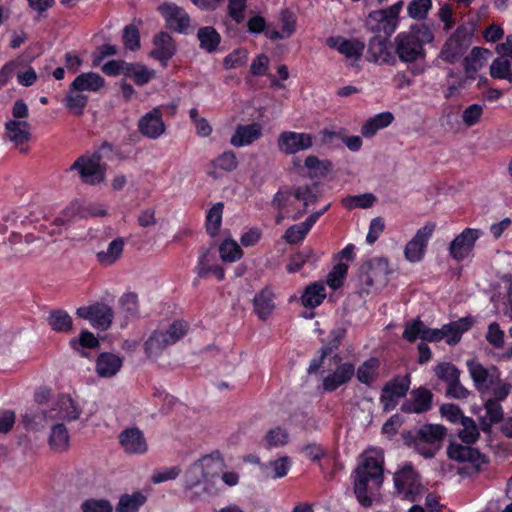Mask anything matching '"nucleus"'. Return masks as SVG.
Listing matches in <instances>:
<instances>
[{"instance_id": "6", "label": "nucleus", "mask_w": 512, "mask_h": 512, "mask_svg": "<svg viewBox=\"0 0 512 512\" xmlns=\"http://www.w3.org/2000/svg\"><path fill=\"white\" fill-rule=\"evenodd\" d=\"M346 330L343 328H336L331 331L329 335V340L325 343L320 349V356L318 358H314L309 365L308 373L313 374L322 369V373L325 370L331 371L332 364H337L341 362V359L334 352L338 349V346L345 338Z\"/></svg>"}, {"instance_id": "39", "label": "nucleus", "mask_w": 512, "mask_h": 512, "mask_svg": "<svg viewBox=\"0 0 512 512\" xmlns=\"http://www.w3.org/2000/svg\"><path fill=\"white\" fill-rule=\"evenodd\" d=\"M48 324L56 332H69L72 329V318L64 310H53L48 317Z\"/></svg>"}, {"instance_id": "17", "label": "nucleus", "mask_w": 512, "mask_h": 512, "mask_svg": "<svg viewBox=\"0 0 512 512\" xmlns=\"http://www.w3.org/2000/svg\"><path fill=\"white\" fill-rule=\"evenodd\" d=\"M279 148L286 154H294L312 146V136L308 133L283 132L278 140Z\"/></svg>"}, {"instance_id": "31", "label": "nucleus", "mask_w": 512, "mask_h": 512, "mask_svg": "<svg viewBox=\"0 0 512 512\" xmlns=\"http://www.w3.org/2000/svg\"><path fill=\"white\" fill-rule=\"evenodd\" d=\"M104 85V78L97 73L87 72L78 75L71 84V91L96 92Z\"/></svg>"}, {"instance_id": "35", "label": "nucleus", "mask_w": 512, "mask_h": 512, "mask_svg": "<svg viewBox=\"0 0 512 512\" xmlns=\"http://www.w3.org/2000/svg\"><path fill=\"white\" fill-rule=\"evenodd\" d=\"M124 240L121 237L114 239L109 243L106 250L97 253L98 262L104 266L114 264L122 255Z\"/></svg>"}, {"instance_id": "3", "label": "nucleus", "mask_w": 512, "mask_h": 512, "mask_svg": "<svg viewBox=\"0 0 512 512\" xmlns=\"http://www.w3.org/2000/svg\"><path fill=\"white\" fill-rule=\"evenodd\" d=\"M434 40L432 29L424 24H415L408 31L394 38L395 53L404 63L415 62L425 56L424 45Z\"/></svg>"}, {"instance_id": "46", "label": "nucleus", "mask_w": 512, "mask_h": 512, "mask_svg": "<svg viewBox=\"0 0 512 512\" xmlns=\"http://www.w3.org/2000/svg\"><path fill=\"white\" fill-rule=\"evenodd\" d=\"M490 75L496 79H505L512 82L510 61L503 56L494 59L490 66Z\"/></svg>"}, {"instance_id": "50", "label": "nucleus", "mask_w": 512, "mask_h": 512, "mask_svg": "<svg viewBox=\"0 0 512 512\" xmlns=\"http://www.w3.org/2000/svg\"><path fill=\"white\" fill-rule=\"evenodd\" d=\"M349 266L346 263H336L327 276V284L336 290L342 286L343 281L348 273Z\"/></svg>"}, {"instance_id": "49", "label": "nucleus", "mask_w": 512, "mask_h": 512, "mask_svg": "<svg viewBox=\"0 0 512 512\" xmlns=\"http://www.w3.org/2000/svg\"><path fill=\"white\" fill-rule=\"evenodd\" d=\"M219 252L224 262H234L242 256V250L234 240H225L220 245Z\"/></svg>"}, {"instance_id": "57", "label": "nucleus", "mask_w": 512, "mask_h": 512, "mask_svg": "<svg viewBox=\"0 0 512 512\" xmlns=\"http://www.w3.org/2000/svg\"><path fill=\"white\" fill-rule=\"evenodd\" d=\"M385 230V220L378 216L370 221L368 233L366 235V243L373 245Z\"/></svg>"}, {"instance_id": "9", "label": "nucleus", "mask_w": 512, "mask_h": 512, "mask_svg": "<svg viewBox=\"0 0 512 512\" xmlns=\"http://www.w3.org/2000/svg\"><path fill=\"white\" fill-rule=\"evenodd\" d=\"M445 435V430L440 425H425L421 427L412 442L413 448L425 458H431L440 448V441Z\"/></svg>"}, {"instance_id": "58", "label": "nucleus", "mask_w": 512, "mask_h": 512, "mask_svg": "<svg viewBox=\"0 0 512 512\" xmlns=\"http://www.w3.org/2000/svg\"><path fill=\"white\" fill-rule=\"evenodd\" d=\"M82 512H112V504L105 499H88L81 505Z\"/></svg>"}, {"instance_id": "22", "label": "nucleus", "mask_w": 512, "mask_h": 512, "mask_svg": "<svg viewBox=\"0 0 512 512\" xmlns=\"http://www.w3.org/2000/svg\"><path fill=\"white\" fill-rule=\"evenodd\" d=\"M120 443L127 453H144L147 450V443L143 433L138 428L124 430L120 436Z\"/></svg>"}, {"instance_id": "41", "label": "nucleus", "mask_w": 512, "mask_h": 512, "mask_svg": "<svg viewBox=\"0 0 512 512\" xmlns=\"http://www.w3.org/2000/svg\"><path fill=\"white\" fill-rule=\"evenodd\" d=\"M379 368V360L370 358L359 366L357 370V378L361 383L370 385L377 377Z\"/></svg>"}, {"instance_id": "34", "label": "nucleus", "mask_w": 512, "mask_h": 512, "mask_svg": "<svg viewBox=\"0 0 512 512\" xmlns=\"http://www.w3.org/2000/svg\"><path fill=\"white\" fill-rule=\"evenodd\" d=\"M48 442L52 450L56 452L65 451L69 446V433L66 426L62 423L53 424Z\"/></svg>"}, {"instance_id": "55", "label": "nucleus", "mask_w": 512, "mask_h": 512, "mask_svg": "<svg viewBox=\"0 0 512 512\" xmlns=\"http://www.w3.org/2000/svg\"><path fill=\"white\" fill-rule=\"evenodd\" d=\"M485 419L483 425L489 426L491 423L499 422L503 417V410L500 403L496 400L489 399L485 403Z\"/></svg>"}, {"instance_id": "4", "label": "nucleus", "mask_w": 512, "mask_h": 512, "mask_svg": "<svg viewBox=\"0 0 512 512\" xmlns=\"http://www.w3.org/2000/svg\"><path fill=\"white\" fill-rule=\"evenodd\" d=\"M189 325L184 321L173 322L167 331L155 330L144 343L148 358L158 357L162 351L179 341L188 331Z\"/></svg>"}, {"instance_id": "10", "label": "nucleus", "mask_w": 512, "mask_h": 512, "mask_svg": "<svg viewBox=\"0 0 512 512\" xmlns=\"http://www.w3.org/2000/svg\"><path fill=\"white\" fill-rule=\"evenodd\" d=\"M467 368L475 388L481 394H488L500 377V372L495 366L484 367L474 359L467 361Z\"/></svg>"}, {"instance_id": "59", "label": "nucleus", "mask_w": 512, "mask_h": 512, "mask_svg": "<svg viewBox=\"0 0 512 512\" xmlns=\"http://www.w3.org/2000/svg\"><path fill=\"white\" fill-rule=\"evenodd\" d=\"M435 374L447 384L452 381H456L460 376L459 370L450 363H441L437 365L435 367Z\"/></svg>"}, {"instance_id": "2", "label": "nucleus", "mask_w": 512, "mask_h": 512, "mask_svg": "<svg viewBox=\"0 0 512 512\" xmlns=\"http://www.w3.org/2000/svg\"><path fill=\"white\" fill-rule=\"evenodd\" d=\"M224 469L220 458L204 456L194 462L185 474V488L193 492V496L213 495L217 492L216 483Z\"/></svg>"}, {"instance_id": "8", "label": "nucleus", "mask_w": 512, "mask_h": 512, "mask_svg": "<svg viewBox=\"0 0 512 512\" xmlns=\"http://www.w3.org/2000/svg\"><path fill=\"white\" fill-rule=\"evenodd\" d=\"M435 229V223L427 222L416 231L403 249L404 258L407 262L419 263L424 259L429 241Z\"/></svg>"}, {"instance_id": "37", "label": "nucleus", "mask_w": 512, "mask_h": 512, "mask_svg": "<svg viewBox=\"0 0 512 512\" xmlns=\"http://www.w3.org/2000/svg\"><path fill=\"white\" fill-rule=\"evenodd\" d=\"M197 38L200 42V47L209 53L215 52L221 42L220 34L211 26L200 28Z\"/></svg>"}, {"instance_id": "30", "label": "nucleus", "mask_w": 512, "mask_h": 512, "mask_svg": "<svg viewBox=\"0 0 512 512\" xmlns=\"http://www.w3.org/2000/svg\"><path fill=\"white\" fill-rule=\"evenodd\" d=\"M122 367V359L112 353H102L96 362V371L100 377L109 378L117 374Z\"/></svg>"}, {"instance_id": "54", "label": "nucleus", "mask_w": 512, "mask_h": 512, "mask_svg": "<svg viewBox=\"0 0 512 512\" xmlns=\"http://www.w3.org/2000/svg\"><path fill=\"white\" fill-rule=\"evenodd\" d=\"M288 438L289 434L285 429L281 427H275L267 432L265 441L269 448L281 447L288 443Z\"/></svg>"}, {"instance_id": "16", "label": "nucleus", "mask_w": 512, "mask_h": 512, "mask_svg": "<svg viewBox=\"0 0 512 512\" xmlns=\"http://www.w3.org/2000/svg\"><path fill=\"white\" fill-rule=\"evenodd\" d=\"M468 46L469 41L466 39L464 32L458 29L444 43L440 57L448 63H453L465 53Z\"/></svg>"}, {"instance_id": "27", "label": "nucleus", "mask_w": 512, "mask_h": 512, "mask_svg": "<svg viewBox=\"0 0 512 512\" xmlns=\"http://www.w3.org/2000/svg\"><path fill=\"white\" fill-rule=\"evenodd\" d=\"M262 135V128L258 123L239 125L231 137L230 143L235 147L249 145Z\"/></svg>"}, {"instance_id": "29", "label": "nucleus", "mask_w": 512, "mask_h": 512, "mask_svg": "<svg viewBox=\"0 0 512 512\" xmlns=\"http://www.w3.org/2000/svg\"><path fill=\"white\" fill-rule=\"evenodd\" d=\"M432 394L426 389H418L411 395V399L403 404V411L408 413H422L430 409Z\"/></svg>"}, {"instance_id": "40", "label": "nucleus", "mask_w": 512, "mask_h": 512, "mask_svg": "<svg viewBox=\"0 0 512 512\" xmlns=\"http://www.w3.org/2000/svg\"><path fill=\"white\" fill-rule=\"evenodd\" d=\"M146 498L141 493L136 492L132 495H122L116 506L117 512H137L140 506L145 502Z\"/></svg>"}, {"instance_id": "28", "label": "nucleus", "mask_w": 512, "mask_h": 512, "mask_svg": "<svg viewBox=\"0 0 512 512\" xmlns=\"http://www.w3.org/2000/svg\"><path fill=\"white\" fill-rule=\"evenodd\" d=\"M274 294L269 287H265L253 299L254 312L261 320L270 317L275 309Z\"/></svg>"}, {"instance_id": "51", "label": "nucleus", "mask_w": 512, "mask_h": 512, "mask_svg": "<svg viewBox=\"0 0 512 512\" xmlns=\"http://www.w3.org/2000/svg\"><path fill=\"white\" fill-rule=\"evenodd\" d=\"M462 429L459 431V437L465 444L474 443L479 437L478 428L473 419L467 417L462 420Z\"/></svg>"}, {"instance_id": "1", "label": "nucleus", "mask_w": 512, "mask_h": 512, "mask_svg": "<svg viewBox=\"0 0 512 512\" xmlns=\"http://www.w3.org/2000/svg\"><path fill=\"white\" fill-rule=\"evenodd\" d=\"M384 456L381 449L369 448L358 458L354 494L364 507L380 501V487L383 483Z\"/></svg>"}, {"instance_id": "26", "label": "nucleus", "mask_w": 512, "mask_h": 512, "mask_svg": "<svg viewBox=\"0 0 512 512\" xmlns=\"http://www.w3.org/2000/svg\"><path fill=\"white\" fill-rule=\"evenodd\" d=\"M334 365L336 368L333 373L323 378V388L325 391L331 392L336 390L340 385L349 381L352 377V364H340V362H338Z\"/></svg>"}, {"instance_id": "63", "label": "nucleus", "mask_w": 512, "mask_h": 512, "mask_svg": "<svg viewBox=\"0 0 512 512\" xmlns=\"http://www.w3.org/2000/svg\"><path fill=\"white\" fill-rule=\"evenodd\" d=\"M214 165L217 168L230 172L237 168L238 162L235 154L232 151H228L219 155L215 159Z\"/></svg>"}, {"instance_id": "21", "label": "nucleus", "mask_w": 512, "mask_h": 512, "mask_svg": "<svg viewBox=\"0 0 512 512\" xmlns=\"http://www.w3.org/2000/svg\"><path fill=\"white\" fill-rule=\"evenodd\" d=\"M153 43L155 48L150 53L151 57L166 65L176 51L172 37L166 32H160L154 36Z\"/></svg>"}, {"instance_id": "24", "label": "nucleus", "mask_w": 512, "mask_h": 512, "mask_svg": "<svg viewBox=\"0 0 512 512\" xmlns=\"http://www.w3.org/2000/svg\"><path fill=\"white\" fill-rule=\"evenodd\" d=\"M51 410L54 416H56L55 420H77L81 413V409L68 395L60 396Z\"/></svg>"}, {"instance_id": "14", "label": "nucleus", "mask_w": 512, "mask_h": 512, "mask_svg": "<svg viewBox=\"0 0 512 512\" xmlns=\"http://www.w3.org/2000/svg\"><path fill=\"white\" fill-rule=\"evenodd\" d=\"M76 313L78 317L88 320L93 327L102 330H107L111 326L114 317L112 308L104 303L80 307Z\"/></svg>"}, {"instance_id": "11", "label": "nucleus", "mask_w": 512, "mask_h": 512, "mask_svg": "<svg viewBox=\"0 0 512 512\" xmlns=\"http://www.w3.org/2000/svg\"><path fill=\"white\" fill-rule=\"evenodd\" d=\"M394 485L398 494L410 501H415L422 491L418 475L410 465H405L394 474Z\"/></svg>"}, {"instance_id": "53", "label": "nucleus", "mask_w": 512, "mask_h": 512, "mask_svg": "<svg viewBox=\"0 0 512 512\" xmlns=\"http://www.w3.org/2000/svg\"><path fill=\"white\" fill-rule=\"evenodd\" d=\"M426 330V325L419 319H415L411 322H408L405 325V329L403 332V338L413 342L416 339L424 340V332Z\"/></svg>"}, {"instance_id": "43", "label": "nucleus", "mask_w": 512, "mask_h": 512, "mask_svg": "<svg viewBox=\"0 0 512 512\" xmlns=\"http://www.w3.org/2000/svg\"><path fill=\"white\" fill-rule=\"evenodd\" d=\"M291 466V460L289 457H281L275 461L269 462L264 465V472L266 476L276 478H282L287 475Z\"/></svg>"}, {"instance_id": "48", "label": "nucleus", "mask_w": 512, "mask_h": 512, "mask_svg": "<svg viewBox=\"0 0 512 512\" xmlns=\"http://www.w3.org/2000/svg\"><path fill=\"white\" fill-rule=\"evenodd\" d=\"M432 7V0H412L407 6L409 17L416 20H423L427 17Z\"/></svg>"}, {"instance_id": "18", "label": "nucleus", "mask_w": 512, "mask_h": 512, "mask_svg": "<svg viewBox=\"0 0 512 512\" xmlns=\"http://www.w3.org/2000/svg\"><path fill=\"white\" fill-rule=\"evenodd\" d=\"M139 132L149 139H156L165 132V124L162 120L159 108H154L146 113L138 122Z\"/></svg>"}, {"instance_id": "56", "label": "nucleus", "mask_w": 512, "mask_h": 512, "mask_svg": "<svg viewBox=\"0 0 512 512\" xmlns=\"http://www.w3.org/2000/svg\"><path fill=\"white\" fill-rule=\"evenodd\" d=\"M279 22L281 24V31L284 36L288 38L292 36L296 29V16L289 9H284L280 12Z\"/></svg>"}, {"instance_id": "32", "label": "nucleus", "mask_w": 512, "mask_h": 512, "mask_svg": "<svg viewBox=\"0 0 512 512\" xmlns=\"http://www.w3.org/2000/svg\"><path fill=\"white\" fill-rule=\"evenodd\" d=\"M394 120L391 112H381L368 119L361 128V134L366 138L373 137L379 130L388 127Z\"/></svg>"}, {"instance_id": "25", "label": "nucleus", "mask_w": 512, "mask_h": 512, "mask_svg": "<svg viewBox=\"0 0 512 512\" xmlns=\"http://www.w3.org/2000/svg\"><path fill=\"white\" fill-rule=\"evenodd\" d=\"M52 410H40V409H29L22 416V422L25 429L28 430H40L43 429L47 424L55 421Z\"/></svg>"}, {"instance_id": "15", "label": "nucleus", "mask_w": 512, "mask_h": 512, "mask_svg": "<svg viewBox=\"0 0 512 512\" xmlns=\"http://www.w3.org/2000/svg\"><path fill=\"white\" fill-rule=\"evenodd\" d=\"M410 387L408 377H397L388 382L382 389L381 403L386 411H390L396 407L400 399H402Z\"/></svg>"}, {"instance_id": "44", "label": "nucleus", "mask_w": 512, "mask_h": 512, "mask_svg": "<svg viewBox=\"0 0 512 512\" xmlns=\"http://www.w3.org/2000/svg\"><path fill=\"white\" fill-rule=\"evenodd\" d=\"M293 196L303 202V205L307 207L309 204L317 201L319 197L318 185L312 183L311 185H302L293 188Z\"/></svg>"}, {"instance_id": "33", "label": "nucleus", "mask_w": 512, "mask_h": 512, "mask_svg": "<svg viewBox=\"0 0 512 512\" xmlns=\"http://www.w3.org/2000/svg\"><path fill=\"white\" fill-rule=\"evenodd\" d=\"M471 324L472 322L469 318H462L458 321L443 325V340L449 345L457 344L462 334L470 329Z\"/></svg>"}, {"instance_id": "12", "label": "nucleus", "mask_w": 512, "mask_h": 512, "mask_svg": "<svg viewBox=\"0 0 512 512\" xmlns=\"http://www.w3.org/2000/svg\"><path fill=\"white\" fill-rule=\"evenodd\" d=\"M483 235V231L475 228H465L449 244V255L456 261L468 258L474 249L476 241Z\"/></svg>"}, {"instance_id": "60", "label": "nucleus", "mask_w": 512, "mask_h": 512, "mask_svg": "<svg viewBox=\"0 0 512 512\" xmlns=\"http://www.w3.org/2000/svg\"><path fill=\"white\" fill-rule=\"evenodd\" d=\"M123 43L130 50H137L140 47V33L134 25H127L123 30Z\"/></svg>"}, {"instance_id": "42", "label": "nucleus", "mask_w": 512, "mask_h": 512, "mask_svg": "<svg viewBox=\"0 0 512 512\" xmlns=\"http://www.w3.org/2000/svg\"><path fill=\"white\" fill-rule=\"evenodd\" d=\"M154 76V71L139 63H128L126 77H130L137 85H144Z\"/></svg>"}, {"instance_id": "23", "label": "nucleus", "mask_w": 512, "mask_h": 512, "mask_svg": "<svg viewBox=\"0 0 512 512\" xmlns=\"http://www.w3.org/2000/svg\"><path fill=\"white\" fill-rule=\"evenodd\" d=\"M6 137L15 146L23 145L30 140V125L24 120H9L5 123Z\"/></svg>"}, {"instance_id": "62", "label": "nucleus", "mask_w": 512, "mask_h": 512, "mask_svg": "<svg viewBox=\"0 0 512 512\" xmlns=\"http://www.w3.org/2000/svg\"><path fill=\"white\" fill-rule=\"evenodd\" d=\"M483 114V106L480 104H472L465 108L462 113V121L468 126H474L477 124Z\"/></svg>"}, {"instance_id": "52", "label": "nucleus", "mask_w": 512, "mask_h": 512, "mask_svg": "<svg viewBox=\"0 0 512 512\" xmlns=\"http://www.w3.org/2000/svg\"><path fill=\"white\" fill-rule=\"evenodd\" d=\"M213 255L210 253L209 249H202L201 254L198 260V264L195 267V272L198 277L206 278L209 273L212 272L215 265H213Z\"/></svg>"}, {"instance_id": "7", "label": "nucleus", "mask_w": 512, "mask_h": 512, "mask_svg": "<svg viewBox=\"0 0 512 512\" xmlns=\"http://www.w3.org/2000/svg\"><path fill=\"white\" fill-rule=\"evenodd\" d=\"M70 171H78L82 182L90 185L101 183L105 179L106 165L101 163L99 152L84 154L70 166Z\"/></svg>"}, {"instance_id": "36", "label": "nucleus", "mask_w": 512, "mask_h": 512, "mask_svg": "<svg viewBox=\"0 0 512 512\" xmlns=\"http://www.w3.org/2000/svg\"><path fill=\"white\" fill-rule=\"evenodd\" d=\"M326 298V292H325V286L322 282H315L311 285H309L301 299L302 304L307 308H315L316 306L320 305L323 300Z\"/></svg>"}, {"instance_id": "64", "label": "nucleus", "mask_w": 512, "mask_h": 512, "mask_svg": "<svg viewBox=\"0 0 512 512\" xmlns=\"http://www.w3.org/2000/svg\"><path fill=\"white\" fill-rule=\"evenodd\" d=\"M486 340L497 349L504 346V331L500 329L496 322L489 325Z\"/></svg>"}, {"instance_id": "47", "label": "nucleus", "mask_w": 512, "mask_h": 512, "mask_svg": "<svg viewBox=\"0 0 512 512\" xmlns=\"http://www.w3.org/2000/svg\"><path fill=\"white\" fill-rule=\"evenodd\" d=\"M87 102L88 98L86 95L82 94L81 91H71V89L65 98L67 109L75 115H81L83 113Z\"/></svg>"}, {"instance_id": "45", "label": "nucleus", "mask_w": 512, "mask_h": 512, "mask_svg": "<svg viewBox=\"0 0 512 512\" xmlns=\"http://www.w3.org/2000/svg\"><path fill=\"white\" fill-rule=\"evenodd\" d=\"M223 209V203L219 202L213 205L207 214L206 229L212 237L216 236L220 229Z\"/></svg>"}, {"instance_id": "5", "label": "nucleus", "mask_w": 512, "mask_h": 512, "mask_svg": "<svg viewBox=\"0 0 512 512\" xmlns=\"http://www.w3.org/2000/svg\"><path fill=\"white\" fill-rule=\"evenodd\" d=\"M403 6L404 2L400 0L386 9L371 12L367 17L366 25L374 32L383 33L386 36L392 35L399 25Z\"/></svg>"}, {"instance_id": "38", "label": "nucleus", "mask_w": 512, "mask_h": 512, "mask_svg": "<svg viewBox=\"0 0 512 512\" xmlns=\"http://www.w3.org/2000/svg\"><path fill=\"white\" fill-rule=\"evenodd\" d=\"M448 455L456 461L476 462L480 459V453L468 444L451 443L448 447Z\"/></svg>"}, {"instance_id": "19", "label": "nucleus", "mask_w": 512, "mask_h": 512, "mask_svg": "<svg viewBox=\"0 0 512 512\" xmlns=\"http://www.w3.org/2000/svg\"><path fill=\"white\" fill-rule=\"evenodd\" d=\"M160 10L170 28L180 33L187 31L190 26V17L182 8L174 4H164Z\"/></svg>"}, {"instance_id": "13", "label": "nucleus", "mask_w": 512, "mask_h": 512, "mask_svg": "<svg viewBox=\"0 0 512 512\" xmlns=\"http://www.w3.org/2000/svg\"><path fill=\"white\" fill-rule=\"evenodd\" d=\"M392 273L390 264L385 257H375L368 260L360 268L359 277L365 279L368 286L373 284H384L388 280V276Z\"/></svg>"}, {"instance_id": "20", "label": "nucleus", "mask_w": 512, "mask_h": 512, "mask_svg": "<svg viewBox=\"0 0 512 512\" xmlns=\"http://www.w3.org/2000/svg\"><path fill=\"white\" fill-rule=\"evenodd\" d=\"M490 55L491 52L488 49L474 47L463 61L466 77L474 80L476 73L487 64Z\"/></svg>"}, {"instance_id": "61", "label": "nucleus", "mask_w": 512, "mask_h": 512, "mask_svg": "<svg viewBox=\"0 0 512 512\" xmlns=\"http://www.w3.org/2000/svg\"><path fill=\"white\" fill-rule=\"evenodd\" d=\"M326 44L333 49L338 50L339 53L345 55L347 58L352 57V42L341 36L329 37L326 39Z\"/></svg>"}]
</instances>
